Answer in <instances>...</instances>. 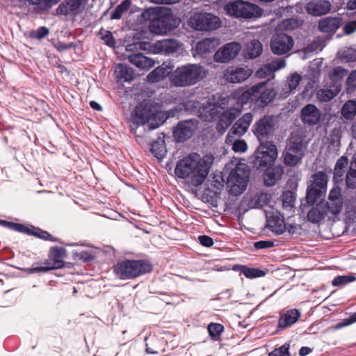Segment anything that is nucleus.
<instances>
[{"label": "nucleus", "mask_w": 356, "mask_h": 356, "mask_svg": "<svg viewBox=\"0 0 356 356\" xmlns=\"http://www.w3.org/2000/svg\"><path fill=\"white\" fill-rule=\"evenodd\" d=\"M346 217L351 221H356V202H351L346 207Z\"/></svg>", "instance_id": "nucleus-53"}, {"label": "nucleus", "mask_w": 356, "mask_h": 356, "mask_svg": "<svg viewBox=\"0 0 356 356\" xmlns=\"http://www.w3.org/2000/svg\"><path fill=\"white\" fill-rule=\"evenodd\" d=\"M254 102L261 106H264L271 102L276 96V92L273 88L266 87V83H260L254 86Z\"/></svg>", "instance_id": "nucleus-18"}, {"label": "nucleus", "mask_w": 356, "mask_h": 356, "mask_svg": "<svg viewBox=\"0 0 356 356\" xmlns=\"http://www.w3.org/2000/svg\"><path fill=\"white\" fill-rule=\"evenodd\" d=\"M321 114L314 104H307L302 109V120L309 125L316 124L320 121Z\"/></svg>", "instance_id": "nucleus-26"}, {"label": "nucleus", "mask_w": 356, "mask_h": 356, "mask_svg": "<svg viewBox=\"0 0 356 356\" xmlns=\"http://www.w3.org/2000/svg\"><path fill=\"white\" fill-rule=\"evenodd\" d=\"M223 326L219 323H211L208 326V331L210 336L213 338H217L223 331Z\"/></svg>", "instance_id": "nucleus-52"}, {"label": "nucleus", "mask_w": 356, "mask_h": 356, "mask_svg": "<svg viewBox=\"0 0 356 356\" xmlns=\"http://www.w3.org/2000/svg\"><path fill=\"white\" fill-rule=\"evenodd\" d=\"M304 144L299 137L292 136L282 154L284 163L289 166L298 165L303 156Z\"/></svg>", "instance_id": "nucleus-12"}, {"label": "nucleus", "mask_w": 356, "mask_h": 356, "mask_svg": "<svg viewBox=\"0 0 356 356\" xmlns=\"http://www.w3.org/2000/svg\"><path fill=\"white\" fill-rule=\"evenodd\" d=\"M346 180L348 188H356V158H354L350 162Z\"/></svg>", "instance_id": "nucleus-41"}, {"label": "nucleus", "mask_w": 356, "mask_h": 356, "mask_svg": "<svg viewBox=\"0 0 356 356\" xmlns=\"http://www.w3.org/2000/svg\"><path fill=\"white\" fill-rule=\"evenodd\" d=\"M66 257V250L63 248L53 247L50 248L48 259L40 267L31 268L27 270L29 273L47 272L58 269L64 266V259Z\"/></svg>", "instance_id": "nucleus-11"}, {"label": "nucleus", "mask_w": 356, "mask_h": 356, "mask_svg": "<svg viewBox=\"0 0 356 356\" xmlns=\"http://www.w3.org/2000/svg\"><path fill=\"white\" fill-rule=\"evenodd\" d=\"M274 127V120L272 117H264L259 122H258L254 127V134L257 136L259 140L264 138L270 134Z\"/></svg>", "instance_id": "nucleus-27"}, {"label": "nucleus", "mask_w": 356, "mask_h": 356, "mask_svg": "<svg viewBox=\"0 0 356 356\" xmlns=\"http://www.w3.org/2000/svg\"><path fill=\"white\" fill-rule=\"evenodd\" d=\"M232 99H238V103L241 105L245 104L249 102H254V86L245 91H236L232 95V98L227 99L228 102Z\"/></svg>", "instance_id": "nucleus-34"}, {"label": "nucleus", "mask_w": 356, "mask_h": 356, "mask_svg": "<svg viewBox=\"0 0 356 356\" xmlns=\"http://www.w3.org/2000/svg\"><path fill=\"white\" fill-rule=\"evenodd\" d=\"M0 225L19 232L24 233L29 232V229L27 227V226H24L19 223L0 220Z\"/></svg>", "instance_id": "nucleus-45"}, {"label": "nucleus", "mask_w": 356, "mask_h": 356, "mask_svg": "<svg viewBox=\"0 0 356 356\" xmlns=\"http://www.w3.org/2000/svg\"><path fill=\"white\" fill-rule=\"evenodd\" d=\"M164 113L148 102L138 105L131 115V120L136 124H147L150 129L157 128L165 120Z\"/></svg>", "instance_id": "nucleus-5"}, {"label": "nucleus", "mask_w": 356, "mask_h": 356, "mask_svg": "<svg viewBox=\"0 0 356 356\" xmlns=\"http://www.w3.org/2000/svg\"><path fill=\"white\" fill-rule=\"evenodd\" d=\"M252 70L247 66H229L224 72L225 79L229 83H239L247 80Z\"/></svg>", "instance_id": "nucleus-16"}, {"label": "nucleus", "mask_w": 356, "mask_h": 356, "mask_svg": "<svg viewBox=\"0 0 356 356\" xmlns=\"http://www.w3.org/2000/svg\"><path fill=\"white\" fill-rule=\"evenodd\" d=\"M232 142L228 143L227 144H231L232 145V149L234 152L237 153H244L248 149V145L244 140H235L233 139Z\"/></svg>", "instance_id": "nucleus-50"}, {"label": "nucleus", "mask_w": 356, "mask_h": 356, "mask_svg": "<svg viewBox=\"0 0 356 356\" xmlns=\"http://www.w3.org/2000/svg\"><path fill=\"white\" fill-rule=\"evenodd\" d=\"M348 164V160L345 156L340 157L334 168V180L335 182L343 181V175Z\"/></svg>", "instance_id": "nucleus-35"}, {"label": "nucleus", "mask_w": 356, "mask_h": 356, "mask_svg": "<svg viewBox=\"0 0 356 356\" xmlns=\"http://www.w3.org/2000/svg\"><path fill=\"white\" fill-rule=\"evenodd\" d=\"M101 38L104 40L105 43L110 47H113L115 44V42L112 34L108 31H102L100 32Z\"/></svg>", "instance_id": "nucleus-59"}, {"label": "nucleus", "mask_w": 356, "mask_h": 356, "mask_svg": "<svg viewBox=\"0 0 356 356\" xmlns=\"http://www.w3.org/2000/svg\"><path fill=\"white\" fill-rule=\"evenodd\" d=\"M252 121V115L250 113H246L243 115L233 126L231 131L227 134L225 143H232L234 136H242L248 130L251 122Z\"/></svg>", "instance_id": "nucleus-20"}, {"label": "nucleus", "mask_w": 356, "mask_h": 356, "mask_svg": "<svg viewBox=\"0 0 356 356\" xmlns=\"http://www.w3.org/2000/svg\"><path fill=\"white\" fill-rule=\"evenodd\" d=\"M171 71L172 67L170 65L163 64L149 73L147 76V80L149 83L159 82L168 76Z\"/></svg>", "instance_id": "nucleus-32"}, {"label": "nucleus", "mask_w": 356, "mask_h": 356, "mask_svg": "<svg viewBox=\"0 0 356 356\" xmlns=\"http://www.w3.org/2000/svg\"><path fill=\"white\" fill-rule=\"evenodd\" d=\"M220 44V40L216 38H208L199 41L193 48V56H204L212 52Z\"/></svg>", "instance_id": "nucleus-22"}, {"label": "nucleus", "mask_w": 356, "mask_h": 356, "mask_svg": "<svg viewBox=\"0 0 356 356\" xmlns=\"http://www.w3.org/2000/svg\"><path fill=\"white\" fill-rule=\"evenodd\" d=\"M294 198L291 192H286L283 194V207L291 208L293 206Z\"/></svg>", "instance_id": "nucleus-58"}, {"label": "nucleus", "mask_w": 356, "mask_h": 356, "mask_svg": "<svg viewBox=\"0 0 356 356\" xmlns=\"http://www.w3.org/2000/svg\"><path fill=\"white\" fill-rule=\"evenodd\" d=\"M265 168L264 181L266 186H272L275 185L284 175V168L281 165H272Z\"/></svg>", "instance_id": "nucleus-24"}, {"label": "nucleus", "mask_w": 356, "mask_h": 356, "mask_svg": "<svg viewBox=\"0 0 356 356\" xmlns=\"http://www.w3.org/2000/svg\"><path fill=\"white\" fill-rule=\"evenodd\" d=\"M142 16L151 21L150 30L157 35L165 34L180 24V19L165 8H149L143 11Z\"/></svg>", "instance_id": "nucleus-3"}, {"label": "nucleus", "mask_w": 356, "mask_h": 356, "mask_svg": "<svg viewBox=\"0 0 356 356\" xmlns=\"http://www.w3.org/2000/svg\"><path fill=\"white\" fill-rule=\"evenodd\" d=\"M228 101L223 99L218 103L203 104L199 108V117L204 121L210 122L218 119L216 129L221 134H224L232 121L240 114L241 111L237 108L226 106Z\"/></svg>", "instance_id": "nucleus-2"}, {"label": "nucleus", "mask_w": 356, "mask_h": 356, "mask_svg": "<svg viewBox=\"0 0 356 356\" xmlns=\"http://www.w3.org/2000/svg\"><path fill=\"white\" fill-rule=\"evenodd\" d=\"M289 345L284 344L269 353V356H291L289 352Z\"/></svg>", "instance_id": "nucleus-57"}, {"label": "nucleus", "mask_w": 356, "mask_h": 356, "mask_svg": "<svg viewBox=\"0 0 356 356\" xmlns=\"http://www.w3.org/2000/svg\"><path fill=\"white\" fill-rule=\"evenodd\" d=\"M273 246V242L270 241H261L256 242L254 243V247L257 249H263V248H270Z\"/></svg>", "instance_id": "nucleus-62"}, {"label": "nucleus", "mask_w": 356, "mask_h": 356, "mask_svg": "<svg viewBox=\"0 0 356 356\" xmlns=\"http://www.w3.org/2000/svg\"><path fill=\"white\" fill-rule=\"evenodd\" d=\"M340 90V86H334V89H321L317 92V97L320 101L328 102L333 99Z\"/></svg>", "instance_id": "nucleus-38"}, {"label": "nucleus", "mask_w": 356, "mask_h": 356, "mask_svg": "<svg viewBox=\"0 0 356 356\" xmlns=\"http://www.w3.org/2000/svg\"><path fill=\"white\" fill-rule=\"evenodd\" d=\"M344 32L346 34H350L356 31V21L348 22L343 27Z\"/></svg>", "instance_id": "nucleus-63"}, {"label": "nucleus", "mask_w": 356, "mask_h": 356, "mask_svg": "<svg viewBox=\"0 0 356 356\" xmlns=\"http://www.w3.org/2000/svg\"><path fill=\"white\" fill-rule=\"evenodd\" d=\"M267 226L273 232L277 234H282L286 230L284 218L277 212L273 213L268 217Z\"/></svg>", "instance_id": "nucleus-28"}, {"label": "nucleus", "mask_w": 356, "mask_h": 356, "mask_svg": "<svg viewBox=\"0 0 356 356\" xmlns=\"http://www.w3.org/2000/svg\"><path fill=\"white\" fill-rule=\"evenodd\" d=\"M241 50V45L236 42H229L218 49L213 55L215 61L225 63L234 59Z\"/></svg>", "instance_id": "nucleus-15"}, {"label": "nucleus", "mask_w": 356, "mask_h": 356, "mask_svg": "<svg viewBox=\"0 0 356 356\" xmlns=\"http://www.w3.org/2000/svg\"><path fill=\"white\" fill-rule=\"evenodd\" d=\"M300 317V313L296 309L288 311L279 320V326L286 327L295 323Z\"/></svg>", "instance_id": "nucleus-36"}, {"label": "nucleus", "mask_w": 356, "mask_h": 356, "mask_svg": "<svg viewBox=\"0 0 356 356\" xmlns=\"http://www.w3.org/2000/svg\"><path fill=\"white\" fill-rule=\"evenodd\" d=\"M355 280V277L352 275L337 276L332 281V284L335 286H341Z\"/></svg>", "instance_id": "nucleus-46"}, {"label": "nucleus", "mask_w": 356, "mask_h": 356, "mask_svg": "<svg viewBox=\"0 0 356 356\" xmlns=\"http://www.w3.org/2000/svg\"><path fill=\"white\" fill-rule=\"evenodd\" d=\"M343 118L346 120H352L356 115V101L349 100L346 102L341 110Z\"/></svg>", "instance_id": "nucleus-40"}, {"label": "nucleus", "mask_w": 356, "mask_h": 356, "mask_svg": "<svg viewBox=\"0 0 356 356\" xmlns=\"http://www.w3.org/2000/svg\"><path fill=\"white\" fill-rule=\"evenodd\" d=\"M262 50L261 43L258 40H252L246 45L245 57L250 59L257 58L261 54Z\"/></svg>", "instance_id": "nucleus-37"}, {"label": "nucleus", "mask_w": 356, "mask_h": 356, "mask_svg": "<svg viewBox=\"0 0 356 356\" xmlns=\"http://www.w3.org/2000/svg\"><path fill=\"white\" fill-rule=\"evenodd\" d=\"M302 24L301 21H299L296 19L291 18L286 20H284L280 24V29L284 30H293L300 26Z\"/></svg>", "instance_id": "nucleus-49"}, {"label": "nucleus", "mask_w": 356, "mask_h": 356, "mask_svg": "<svg viewBox=\"0 0 356 356\" xmlns=\"http://www.w3.org/2000/svg\"><path fill=\"white\" fill-rule=\"evenodd\" d=\"M205 76L204 68L198 65L177 67L170 75L172 83L177 87L195 84Z\"/></svg>", "instance_id": "nucleus-6"}, {"label": "nucleus", "mask_w": 356, "mask_h": 356, "mask_svg": "<svg viewBox=\"0 0 356 356\" xmlns=\"http://www.w3.org/2000/svg\"><path fill=\"white\" fill-rule=\"evenodd\" d=\"M29 229V232H24L25 234L33 235L38 238H43L45 240H54L52 236L47 232L40 230L38 228H35L33 226L27 227Z\"/></svg>", "instance_id": "nucleus-47"}, {"label": "nucleus", "mask_w": 356, "mask_h": 356, "mask_svg": "<svg viewBox=\"0 0 356 356\" xmlns=\"http://www.w3.org/2000/svg\"><path fill=\"white\" fill-rule=\"evenodd\" d=\"M131 4L129 0H124L121 4H120L113 12L111 18L114 19H120L122 14L128 10Z\"/></svg>", "instance_id": "nucleus-48"}, {"label": "nucleus", "mask_w": 356, "mask_h": 356, "mask_svg": "<svg viewBox=\"0 0 356 356\" xmlns=\"http://www.w3.org/2000/svg\"><path fill=\"white\" fill-rule=\"evenodd\" d=\"M115 74L116 78L120 81H131L134 79V70L123 64L115 66Z\"/></svg>", "instance_id": "nucleus-33"}, {"label": "nucleus", "mask_w": 356, "mask_h": 356, "mask_svg": "<svg viewBox=\"0 0 356 356\" xmlns=\"http://www.w3.org/2000/svg\"><path fill=\"white\" fill-rule=\"evenodd\" d=\"M347 91L352 92L356 89V70H353L346 80Z\"/></svg>", "instance_id": "nucleus-54"}, {"label": "nucleus", "mask_w": 356, "mask_h": 356, "mask_svg": "<svg viewBox=\"0 0 356 356\" xmlns=\"http://www.w3.org/2000/svg\"><path fill=\"white\" fill-rule=\"evenodd\" d=\"M302 79V76L298 73H293L287 78L286 85H285V92L284 96L286 97L293 91L299 85L300 81Z\"/></svg>", "instance_id": "nucleus-39"}, {"label": "nucleus", "mask_w": 356, "mask_h": 356, "mask_svg": "<svg viewBox=\"0 0 356 356\" xmlns=\"http://www.w3.org/2000/svg\"><path fill=\"white\" fill-rule=\"evenodd\" d=\"M128 59L131 63L141 70H148L152 67L155 64L152 58L140 54L130 55Z\"/></svg>", "instance_id": "nucleus-31"}, {"label": "nucleus", "mask_w": 356, "mask_h": 356, "mask_svg": "<svg viewBox=\"0 0 356 356\" xmlns=\"http://www.w3.org/2000/svg\"><path fill=\"white\" fill-rule=\"evenodd\" d=\"M198 239L200 243L205 247H211L213 244V239L207 236H200Z\"/></svg>", "instance_id": "nucleus-61"}, {"label": "nucleus", "mask_w": 356, "mask_h": 356, "mask_svg": "<svg viewBox=\"0 0 356 356\" xmlns=\"http://www.w3.org/2000/svg\"><path fill=\"white\" fill-rule=\"evenodd\" d=\"M293 47V40L286 34H277L270 41V49L274 54L283 55L288 53Z\"/></svg>", "instance_id": "nucleus-17"}, {"label": "nucleus", "mask_w": 356, "mask_h": 356, "mask_svg": "<svg viewBox=\"0 0 356 356\" xmlns=\"http://www.w3.org/2000/svg\"><path fill=\"white\" fill-rule=\"evenodd\" d=\"M197 128L195 120H190L180 122L174 131V136L178 141L191 138Z\"/></svg>", "instance_id": "nucleus-19"}, {"label": "nucleus", "mask_w": 356, "mask_h": 356, "mask_svg": "<svg viewBox=\"0 0 356 356\" xmlns=\"http://www.w3.org/2000/svg\"><path fill=\"white\" fill-rule=\"evenodd\" d=\"M326 202L327 213L332 215L339 214L342 209L343 200L341 189L339 187L333 188L329 194L328 202Z\"/></svg>", "instance_id": "nucleus-21"}, {"label": "nucleus", "mask_w": 356, "mask_h": 356, "mask_svg": "<svg viewBox=\"0 0 356 356\" xmlns=\"http://www.w3.org/2000/svg\"><path fill=\"white\" fill-rule=\"evenodd\" d=\"M355 322H356V313L350 318L346 320L344 323L337 325L334 328L339 329L343 326L349 325Z\"/></svg>", "instance_id": "nucleus-64"}, {"label": "nucleus", "mask_w": 356, "mask_h": 356, "mask_svg": "<svg viewBox=\"0 0 356 356\" xmlns=\"http://www.w3.org/2000/svg\"><path fill=\"white\" fill-rule=\"evenodd\" d=\"M224 10L227 15L235 18L252 19L263 15V10L259 6L243 0L227 2L224 6Z\"/></svg>", "instance_id": "nucleus-8"}, {"label": "nucleus", "mask_w": 356, "mask_h": 356, "mask_svg": "<svg viewBox=\"0 0 356 356\" xmlns=\"http://www.w3.org/2000/svg\"><path fill=\"white\" fill-rule=\"evenodd\" d=\"M278 156L277 146L271 142L261 143L254 154V163L259 168L272 165Z\"/></svg>", "instance_id": "nucleus-10"}, {"label": "nucleus", "mask_w": 356, "mask_h": 356, "mask_svg": "<svg viewBox=\"0 0 356 356\" xmlns=\"http://www.w3.org/2000/svg\"><path fill=\"white\" fill-rule=\"evenodd\" d=\"M151 151L157 159H161L163 158L166 153V148L163 141L161 140L154 143L152 145Z\"/></svg>", "instance_id": "nucleus-43"}, {"label": "nucleus", "mask_w": 356, "mask_h": 356, "mask_svg": "<svg viewBox=\"0 0 356 356\" xmlns=\"http://www.w3.org/2000/svg\"><path fill=\"white\" fill-rule=\"evenodd\" d=\"M326 202H321L314 207L307 214L308 220L314 223L318 222L322 220L327 214L326 210Z\"/></svg>", "instance_id": "nucleus-30"}, {"label": "nucleus", "mask_w": 356, "mask_h": 356, "mask_svg": "<svg viewBox=\"0 0 356 356\" xmlns=\"http://www.w3.org/2000/svg\"><path fill=\"white\" fill-rule=\"evenodd\" d=\"M341 25V20L337 17H325L318 22L319 30L326 33H334Z\"/></svg>", "instance_id": "nucleus-29"}, {"label": "nucleus", "mask_w": 356, "mask_h": 356, "mask_svg": "<svg viewBox=\"0 0 356 356\" xmlns=\"http://www.w3.org/2000/svg\"><path fill=\"white\" fill-rule=\"evenodd\" d=\"M270 195L267 193H261L254 197V205L258 207H264L268 203Z\"/></svg>", "instance_id": "nucleus-55"}, {"label": "nucleus", "mask_w": 356, "mask_h": 356, "mask_svg": "<svg viewBox=\"0 0 356 356\" xmlns=\"http://www.w3.org/2000/svg\"><path fill=\"white\" fill-rule=\"evenodd\" d=\"M328 178L323 172H318L312 177L311 184L307 188V202L314 204L326 191Z\"/></svg>", "instance_id": "nucleus-13"}, {"label": "nucleus", "mask_w": 356, "mask_h": 356, "mask_svg": "<svg viewBox=\"0 0 356 356\" xmlns=\"http://www.w3.org/2000/svg\"><path fill=\"white\" fill-rule=\"evenodd\" d=\"M307 12L313 16H321L328 13L331 3L327 0H311L305 6Z\"/></svg>", "instance_id": "nucleus-23"}, {"label": "nucleus", "mask_w": 356, "mask_h": 356, "mask_svg": "<svg viewBox=\"0 0 356 356\" xmlns=\"http://www.w3.org/2000/svg\"><path fill=\"white\" fill-rule=\"evenodd\" d=\"M141 49L149 51L153 54H172L181 49V44L175 40H164L157 41L153 44L142 43L140 44Z\"/></svg>", "instance_id": "nucleus-14"}, {"label": "nucleus", "mask_w": 356, "mask_h": 356, "mask_svg": "<svg viewBox=\"0 0 356 356\" xmlns=\"http://www.w3.org/2000/svg\"><path fill=\"white\" fill-rule=\"evenodd\" d=\"M49 33V31L47 28L42 26L38 29L35 32L33 33V35L38 39L44 38Z\"/></svg>", "instance_id": "nucleus-60"}, {"label": "nucleus", "mask_w": 356, "mask_h": 356, "mask_svg": "<svg viewBox=\"0 0 356 356\" xmlns=\"http://www.w3.org/2000/svg\"><path fill=\"white\" fill-rule=\"evenodd\" d=\"M230 169L227 177L229 193L235 196L241 195L247 188L250 170L248 165L234 158L227 165Z\"/></svg>", "instance_id": "nucleus-4"}, {"label": "nucleus", "mask_w": 356, "mask_h": 356, "mask_svg": "<svg viewBox=\"0 0 356 356\" xmlns=\"http://www.w3.org/2000/svg\"><path fill=\"white\" fill-rule=\"evenodd\" d=\"M188 25L199 31H211L222 26L220 18L211 13H194L187 21Z\"/></svg>", "instance_id": "nucleus-9"}, {"label": "nucleus", "mask_w": 356, "mask_h": 356, "mask_svg": "<svg viewBox=\"0 0 356 356\" xmlns=\"http://www.w3.org/2000/svg\"><path fill=\"white\" fill-rule=\"evenodd\" d=\"M212 163L213 159L209 155L201 157L197 154H191L177 163L175 174L179 178L189 179L194 186H199L207 178Z\"/></svg>", "instance_id": "nucleus-1"}, {"label": "nucleus", "mask_w": 356, "mask_h": 356, "mask_svg": "<svg viewBox=\"0 0 356 356\" xmlns=\"http://www.w3.org/2000/svg\"><path fill=\"white\" fill-rule=\"evenodd\" d=\"M337 55L341 62H352L356 59V50L353 48H344L340 50Z\"/></svg>", "instance_id": "nucleus-42"}, {"label": "nucleus", "mask_w": 356, "mask_h": 356, "mask_svg": "<svg viewBox=\"0 0 356 356\" xmlns=\"http://www.w3.org/2000/svg\"><path fill=\"white\" fill-rule=\"evenodd\" d=\"M347 74V71L341 67H336L332 69L330 76L333 81L342 79Z\"/></svg>", "instance_id": "nucleus-51"}, {"label": "nucleus", "mask_w": 356, "mask_h": 356, "mask_svg": "<svg viewBox=\"0 0 356 356\" xmlns=\"http://www.w3.org/2000/svg\"><path fill=\"white\" fill-rule=\"evenodd\" d=\"M152 270V264L145 260H124L114 267L115 273L122 280L136 278Z\"/></svg>", "instance_id": "nucleus-7"}, {"label": "nucleus", "mask_w": 356, "mask_h": 356, "mask_svg": "<svg viewBox=\"0 0 356 356\" xmlns=\"http://www.w3.org/2000/svg\"><path fill=\"white\" fill-rule=\"evenodd\" d=\"M285 65V61L283 59H278L261 67L256 72L255 75L259 79L273 77V73L283 68Z\"/></svg>", "instance_id": "nucleus-25"}, {"label": "nucleus", "mask_w": 356, "mask_h": 356, "mask_svg": "<svg viewBox=\"0 0 356 356\" xmlns=\"http://www.w3.org/2000/svg\"><path fill=\"white\" fill-rule=\"evenodd\" d=\"M241 272L248 278H256L265 275V273L257 268H250L245 266L240 267Z\"/></svg>", "instance_id": "nucleus-44"}, {"label": "nucleus", "mask_w": 356, "mask_h": 356, "mask_svg": "<svg viewBox=\"0 0 356 356\" xmlns=\"http://www.w3.org/2000/svg\"><path fill=\"white\" fill-rule=\"evenodd\" d=\"M324 44L321 40H314L311 44H309L305 50L306 52H314L321 51L324 47Z\"/></svg>", "instance_id": "nucleus-56"}]
</instances>
